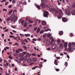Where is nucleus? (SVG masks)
<instances>
[{
  "label": "nucleus",
  "instance_id": "obj_1",
  "mask_svg": "<svg viewBox=\"0 0 75 75\" xmlns=\"http://www.w3.org/2000/svg\"><path fill=\"white\" fill-rule=\"evenodd\" d=\"M56 13H58L59 14V16L57 17L58 19H61L62 18V16H63V13L62 12V10L60 9H58V11L57 12L56 11Z\"/></svg>",
  "mask_w": 75,
  "mask_h": 75
},
{
  "label": "nucleus",
  "instance_id": "obj_2",
  "mask_svg": "<svg viewBox=\"0 0 75 75\" xmlns=\"http://www.w3.org/2000/svg\"><path fill=\"white\" fill-rule=\"evenodd\" d=\"M10 18H12V19L15 20L14 21V22H16V21H17V20L18 19L17 16H15L14 13H13L11 15Z\"/></svg>",
  "mask_w": 75,
  "mask_h": 75
},
{
  "label": "nucleus",
  "instance_id": "obj_3",
  "mask_svg": "<svg viewBox=\"0 0 75 75\" xmlns=\"http://www.w3.org/2000/svg\"><path fill=\"white\" fill-rule=\"evenodd\" d=\"M72 45V44L71 43H69L68 44L69 46V52H71L72 50H75V46H74V47H72V46L71 47V45Z\"/></svg>",
  "mask_w": 75,
  "mask_h": 75
},
{
  "label": "nucleus",
  "instance_id": "obj_4",
  "mask_svg": "<svg viewBox=\"0 0 75 75\" xmlns=\"http://www.w3.org/2000/svg\"><path fill=\"white\" fill-rule=\"evenodd\" d=\"M49 8L50 11H55L56 13V11L57 12L58 11V9H59V8H58L57 10L56 8H54V7L52 6H50Z\"/></svg>",
  "mask_w": 75,
  "mask_h": 75
},
{
  "label": "nucleus",
  "instance_id": "obj_5",
  "mask_svg": "<svg viewBox=\"0 0 75 75\" xmlns=\"http://www.w3.org/2000/svg\"><path fill=\"white\" fill-rule=\"evenodd\" d=\"M65 13L67 15V16H69V15L71 14V11L68 8L65 9Z\"/></svg>",
  "mask_w": 75,
  "mask_h": 75
},
{
  "label": "nucleus",
  "instance_id": "obj_6",
  "mask_svg": "<svg viewBox=\"0 0 75 75\" xmlns=\"http://www.w3.org/2000/svg\"><path fill=\"white\" fill-rule=\"evenodd\" d=\"M48 12L47 11H45L44 12V16L45 17L48 18Z\"/></svg>",
  "mask_w": 75,
  "mask_h": 75
},
{
  "label": "nucleus",
  "instance_id": "obj_7",
  "mask_svg": "<svg viewBox=\"0 0 75 75\" xmlns=\"http://www.w3.org/2000/svg\"><path fill=\"white\" fill-rule=\"evenodd\" d=\"M46 5L43 3H42L40 4V7H42V8H45V7H46Z\"/></svg>",
  "mask_w": 75,
  "mask_h": 75
},
{
  "label": "nucleus",
  "instance_id": "obj_8",
  "mask_svg": "<svg viewBox=\"0 0 75 75\" xmlns=\"http://www.w3.org/2000/svg\"><path fill=\"white\" fill-rule=\"evenodd\" d=\"M12 21V22H14V21H15V20H13V19L11 18H8L6 19V21Z\"/></svg>",
  "mask_w": 75,
  "mask_h": 75
},
{
  "label": "nucleus",
  "instance_id": "obj_9",
  "mask_svg": "<svg viewBox=\"0 0 75 75\" xmlns=\"http://www.w3.org/2000/svg\"><path fill=\"white\" fill-rule=\"evenodd\" d=\"M62 20L63 22L65 23V22L68 21V19L65 17H64L62 18Z\"/></svg>",
  "mask_w": 75,
  "mask_h": 75
},
{
  "label": "nucleus",
  "instance_id": "obj_10",
  "mask_svg": "<svg viewBox=\"0 0 75 75\" xmlns=\"http://www.w3.org/2000/svg\"><path fill=\"white\" fill-rule=\"evenodd\" d=\"M52 50H55L56 48V45L53 44L52 46Z\"/></svg>",
  "mask_w": 75,
  "mask_h": 75
},
{
  "label": "nucleus",
  "instance_id": "obj_11",
  "mask_svg": "<svg viewBox=\"0 0 75 75\" xmlns=\"http://www.w3.org/2000/svg\"><path fill=\"white\" fill-rule=\"evenodd\" d=\"M35 6L37 7V8H38V10H40V5H38L36 4H35Z\"/></svg>",
  "mask_w": 75,
  "mask_h": 75
},
{
  "label": "nucleus",
  "instance_id": "obj_12",
  "mask_svg": "<svg viewBox=\"0 0 75 75\" xmlns=\"http://www.w3.org/2000/svg\"><path fill=\"white\" fill-rule=\"evenodd\" d=\"M27 62L28 63H31L32 61V59L31 58H29L27 60Z\"/></svg>",
  "mask_w": 75,
  "mask_h": 75
},
{
  "label": "nucleus",
  "instance_id": "obj_13",
  "mask_svg": "<svg viewBox=\"0 0 75 75\" xmlns=\"http://www.w3.org/2000/svg\"><path fill=\"white\" fill-rule=\"evenodd\" d=\"M67 46H68V42H65L64 43V48H66L67 47Z\"/></svg>",
  "mask_w": 75,
  "mask_h": 75
},
{
  "label": "nucleus",
  "instance_id": "obj_14",
  "mask_svg": "<svg viewBox=\"0 0 75 75\" xmlns=\"http://www.w3.org/2000/svg\"><path fill=\"white\" fill-rule=\"evenodd\" d=\"M71 14L72 15H75V10H73L71 11Z\"/></svg>",
  "mask_w": 75,
  "mask_h": 75
},
{
  "label": "nucleus",
  "instance_id": "obj_15",
  "mask_svg": "<svg viewBox=\"0 0 75 75\" xmlns=\"http://www.w3.org/2000/svg\"><path fill=\"white\" fill-rule=\"evenodd\" d=\"M42 25H46V22L45 21H43L42 22Z\"/></svg>",
  "mask_w": 75,
  "mask_h": 75
},
{
  "label": "nucleus",
  "instance_id": "obj_16",
  "mask_svg": "<svg viewBox=\"0 0 75 75\" xmlns=\"http://www.w3.org/2000/svg\"><path fill=\"white\" fill-rule=\"evenodd\" d=\"M13 12V9H11L10 11H9L8 13V15H10L12 12Z\"/></svg>",
  "mask_w": 75,
  "mask_h": 75
},
{
  "label": "nucleus",
  "instance_id": "obj_17",
  "mask_svg": "<svg viewBox=\"0 0 75 75\" xmlns=\"http://www.w3.org/2000/svg\"><path fill=\"white\" fill-rule=\"evenodd\" d=\"M60 42V39H57V44L58 45H59V43Z\"/></svg>",
  "mask_w": 75,
  "mask_h": 75
},
{
  "label": "nucleus",
  "instance_id": "obj_18",
  "mask_svg": "<svg viewBox=\"0 0 75 75\" xmlns=\"http://www.w3.org/2000/svg\"><path fill=\"white\" fill-rule=\"evenodd\" d=\"M64 33L62 31H61L59 32V35H62Z\"/></svg>",
  "mask_w": 75,
  "mask_h": 75
},
{
  "label": "nucleus",
  "instance_id": "obj_19",
  "mask_svg": "<svg viewBox=\"0 0 75 75\" xmlns=\"http://www.w3.org/2000/svg\"><path fill=\"white\" fill-rule=\"evenodd\" d=\"M51 35H52V34H51L50 33H48L47 35V37H50Z\"/></svg>",
  "mask_w": 75,
  "mask_h": 75
},
{
  "label": "nucleus",
  "instance_id": "obj_20",
  "mask_svg": "<svg viewBox=\"0 0 75 75\" xmlns=\"http://www.w3.org/2000/svg\"><path fill=\"white\" fill-rule=\"evenodd\" d=\"M23 26L25 27H27V23L26 22H25Z\"/></svg>",
  "mask_w": 75,
  "mask_h": 75
},
{
  "label": "nucleus",
  "instance_id": "obj_21",
  "mask_svg": "<svg viewBox=\"0 0 75 75\" xmlns=\"http://www.w3.org/2000/svg\"><path fill=\"white\" fill-rule=\"evenodd\" d=\"M72 45H73V46H72V47H73V48H74V49L75 48V43L74 42H72Z\"/></svg>",
  "mask_w": 75,
  "mask_h": 75
},
{
  "label": "nucleus",
  "instance_id": "obj_22",
  "mask_svg": "<svg viewBox=\"0 0 75 75\" xmlns=\"http://www.w3.org/2000/svg\"><path fill=\"white\" fill-rule=\"evenodd\" d=\"M37 31V33H39V32L40 31V28H38Z\"/></svg>",
  "mask_w": 75,
  "mask_h": 75
},
{
  "label": "nucleus",
  "instance_id": "obj_23",
  "mask_svg": "<svg viewBox=\"0 0 75 75\" xmlns=\"http://www.w3.org/2000/svg\"><path fill=\"white\" fill-rule=\"evenodd\" d=\"M26 55L27 57H30V56H31V54L30 53H27L26 54Z\"/></svg>",
  "mask_w": 75,
  "mask_h": 75
},
{
  "label": "nucleus",
  "instance_id": "obj_24",
  "mask_svg": "<svg viewBox=\"0 0 75 75\" xmlns=\"http://www.w3.org/2000/svg\"><path fill=\"white\" fill-rule=\"evenodd\" d=\"M28 21H29V22H30V23H34V22H33V21L31 20L30 19H29L28 20Z\"/></svg>",
  "mask_w": 75,
  "mask_h": 75
},
{
  "label": "nucleus",
  "instance_id": "obj_25",
  "mask_svg": "<svg viewBox=\"0 0 75 75\" xmlns=\"http://www.w3.org/2000/svg\"><path fill=\"white\" fill-rule=\"evenodd\" d=\"M32 59H33V61L34 62H35V61H37V59L35 58H33Z\"/></svg>",
  "mask_w": 75,
  "mask_h": 75
},
{
  "label": "nucleus",
  "instance_id": "obj_26",
  "mask_svg": "<svg viewBox=\"0 0 75 75\" xmlns=\"http://www.w3.org/2000/svg\"><path fill=\"white\" fill-rule=\"evenodd\" d=\"M57 63V61L55 59L54 60V64L56 65H58V63Z\"/></svg>",
  "mask_w": 75,
  "mask_h": 75
},
{
  "label": "nucleus",
  "instance_id": "obj_27",
  "mask_svg": "<svg viewBox=\"0 0 75 75\" xmlns=\"http://www.w3.org/2000/svg\"><path fill=\"white\" fill-rule=\"evenodd\" d=\"M5 67H7V66H8V63H6V64L4 65Z\"/></svg>",
  "mask_w": 75,
  "mask_h": 75
},
{
  "label": "nucleus",
  "instance_id": "obj_28",
  "mask_svg": "<svg viewBox=\"0 0 75 75\" xmlns=\"http://www.w3.org/2000/svg\"><path fill=\"white\" fill-rule=\"evenodd\" d=\"M18 55V53H14L13 54V56L14 57H16V56H17Z\"/></svg>",
  "mask_w": 75,
  "mask_h": 75
},
{
  "label": "nucleus",
  "instance_id": "obj_29",
  "mask_svg": "<svg viewBox=\"0 0 75 75\" xmlns=\"http://www.w3.org/2000/svg\"><path fill=\"white\" fill-rule=\"evenodd\" d=\"M23 54H22V53H21V54H19V56L20 57H23Z\"/></svg>",
  "mask_w": 75,
  "mask_h": 75
},
{
  "label": "nucleus",
  "instance_id": "obj_30",
  "mask_svg": "<svg viewBox=\"0 0 75 75\" xmlns=\"http://www.w3.org/2000/svg\"><path fill=\"white\" fill-rule=\"evenodd\" d=\"M59 46L60 47H62L63 46H64V44H62V43H60L59 44Z\"/></svg>",
  "mask_w": 75,
  "mask_h": 75
},
{
  "label": "nucleus",
  "instance_id": "obj_31",
  "mask_svg": "<svg viewBox=\"0 0 75 75\" xmlns=\"http://www.w3.org/2000/svg\"><path fill=\"white\" fill-rule=\"evenodd\" d=\"M46 35H47V34L46 33L44 34L43 35V38H45V37H46Z\"/></svg>",
  "mask_w": 75,
  "mask_h": 75
},
{
  "label": "nucleus",
  "instance_id": "obj_32",
  "mask_svg": "<svg viewBox=\"0 0 75 75\" xmlns=\"http://www.w3.org/2000/svg\"><path fill=\"white\" fill-rule=\"evenodd\" d=\"M14 45H16V46H18V45H19V44L17 43H16Z\"/></svg>",
  "mask_w": 75,
  "mask_h": 75
},
{
  "label": "nucleus",
  "instance_id": "obj_33",
  "mask_svg": "<svg viewBox=\"0 0 75 75\" xmlns=\"http://www.w3.org/2000/svg\"><path fill=\"white\" fill-rule=\"evenodd\" d=\"M33 48L35 50H37V51H39V50H38V49L37 48V49L36 47H34Z\"/></svg>",
  "mask_w": 75,
  "mask_h": 75
},
{
  "label": "nucleus",
  "instance_id": "obj_34",
  "mask_svg": "<svg viewBox=\"0 0 75 75\" xmlns=\"http://www.w3.org/2000/svg\"><path fill=\"white\" fill-rule=\"evenodd\" d=\"M44 32V31L43 30H41L40 32V34H42V33H43Z\"/></svg>",
  "mask_w": 75,
  "mask_h": 75
},
{
  "label": "nucleus",
  "instance_id": "obj_35",
  "mask_svg": "<svg viewBox=\"0 0 75 75\" xmlns=\"http://www.w3.org/2000/svg\"><path fill=\"white\" fill-rule=\"evenodd\" d=\"M49 30L51 31V30L50 29L45 30V31H49Z\"/></svg>",
  "mask_w": 75,
  "mask_h": 75
},
{
  "label": "nucleus",
  "instance_id": "obj_36",
  "mask_svg": "<svg viewBox=\"0 0 75 75\" xmlns=\"http://www.w3.org/2000/svg\"><path fill=\"white\" fill-rule=\"evenodd\" d=\"M24 21H21V23L22 25H23V24H24Z\"/></svg>",
  "mask_w": 75,
  "mask_h": 75
},
{
  "label": "nucleus",
  "instance_id": "obj_37",
  "mask_svg": "<svg viewBox=\"0 0 75 75\" xmlns=\"http://www.w3.org/2000/svg\"><path fill=\"white\" fill-rule=\"evenodd\" d=\"M72 7L75 8V3H74L72 5Z\"/></svg>",
  "mask_w": 75,
  "mask_h": 75
},
{
  "label": "nucleus",
  "instance_id": "obj_38",
  "mask_svg": "<svg viewBox=\"0 0 75 75\" xmlns=\"http://www.w3.org/2000/svg\"><path fill=\"white\" fill-rule=\"evenodd\" d=\"M24 59L25 61H26V60H27V56L25 57H24Z\"/></svg>",
  "mask_w": 75,
  "mask_h": 75
},
{
  "label": "nucleus",
  "instance_id": "obj_39",
  "mask_svg": "<svg viewBox=\"0 0 75 75\" xmlns=\"http://www.w3.org/2000/svg\"><path fill=\"white\" fill-rule=\"evenodd\" d=\"M11 7H12V5H9L8 6V8H11Z\"/></svg>",
  "mask_w": 75,
  "mask_h": 75
},
{
  "label": "nucleus",
  "instance_id": "obj_40",
  "mask_svg": "<svg viewBox=\"0 0 75 75\" xmlns=\"http://www.w3.org/2000/svg\"><path fill=\"white\" fill-rule=\"evenodd\" d=\"M16 53H18L19 52H20V51L18 50H16Z\"/></svg>",
  "mask_w": 75,
  "mask_h": 75
},
{
  "label": "nucleus",
  "instance_id": "obj_41",
  "mask_svg": "<svg viewBox=\"0 0 75 75\" xmlns=\"http://www.w3.org/2000/svg\"><path fill=\"white\" fill-rule=\"evenodd\" d=\"M41 1L43 3H45L46 2V1L45 0H41Z\"/></svg>",
  "mask_w": 75,
  "mask_h": 75
},
{
  "label": "nucleus",
  "instance_id": "obj_42",
  "mask_svg": "<svg viewBox=\"0 0 75 75\" xmlns=\"http://www.w3.org/2000/svg\"><path fill=\"white\" fill-rule=\"evenodd\" d=\"M22 53L23 55H25L27 53V52H23Z\"/></svg>",
  "mask_w": 75,
  "mask_h": 75
},
{
  "label": "nucleus",
  "instance_id": "obj_43",
  "mask_svg": "<svg viewBox=\"0 0 75 75\" xmlns=\"http://www.w3.org/2000/svg\"><path fill=\"white\" fill-rule=\"evenodd\" d=\"M14 36L13 35H10L9 36V38H14Z\"/></svg>",
  "mask_w": 75,
  "mask_h": 75
},
{
  "label": "nucleus",
  "instance_id": "obj_44",
  "mask_svg": "<svg viewBox=\"0 0 75 75\" xmlns=\"http://www.w3.org/2000/svg\"><path fill=\"white\" fill-rule=\"evenodd\" d=\"M21 44L22 45H25V44H26L24 42H21Z\"/></svg>",
  "mask_w": 75,
  "mask_h": 75
},
{
  "label": "nucleus",
  "instance_id": "obj_45",
  "mask_svg": "<svg viewBox=\"0 0 75 75\" xmlns=\"http://www.w3.org/2000/svg\"><path fill=\"white\" fill-rule=\"evenodd\" d=\"M65 65L66 66V67L68 66V63H67V62H65Z\"/></svg>",
  "mask_w": 75,
  "mask_h": 75
},
{
  "label": "nucleus",
  "instance_id": "obj_46",
  "mask_svg": "<svg viewBox=\"0 0 75 75\" xmlns=\"http://www.w3.org/2000/svg\"><path fill=\"white\" fill-rule=\"evenodd\" d=\"M50 40L49 39H48L47 40V41L46 42V43H50Z\"/></svg>",
  "mask_w": 75,
  "mask_h": 75
},
{
  "label": "nucleus",
  "instance_id": "obj_47",
  "mask_svg": "<svg viewBox=\"0 0 75 75\" xmlns=\"http://www.w3.org/2000/svg\"><path fill=\"white\" fill-rule=\"evenodd\" d=\"M4 32H8V29H5L4 31Z\"/></svg>",
  "mask_w": 75,
  "mask_h": 75
},
{
  "label": "nucleus",
  "instance_id": "obj_48",
  "mask_svg": "<svg viewBox=\"0 0 75 75\" xmlns=\"http://www.w3.org/2000/svg\"><path fill=\"white\" fill-rule=\"evenodd\" d=\"M20 36H21V37H23L24 36V35L22 34H20Z\"/></svg>",
  "mask_w": 75,
  "mask_h": 75
},
{
  "label": "nucleus",
  "instance_id": "obj_49",
  "mask_svg": "<svg viewBox=\"0 0 75 75\" xmlns=\"http://www.w3.org/2000/svg\"><path fill=\"white\" fill-rule=\"evenodd\" d=\"M18 50H19V51H21V52H23V50H22V49H18Z\"/></svg>",
  "mask_w": 75,
  "mask_h": 75
},
{
  "label": "nucleus",
  "instance_id": "obj_50",
  "mask_svg": "<svg viewBox=\"0 0 75 75\" xmlns=\"http://www.w3.org/2000/svg\"><path fill=\"white\" fill-rule=\"evenodd\" d=\"M41 38H39L37 39V41H41Z\"/></svg>",
  "mask_w": 75,
  "mask_h": 75
},
{
  "label": "nucleus",
  "instance_id": "obj_51",
  "mask_svg": "<svg viewBox=\"0 0 75 75\" xmlns=\"http://www.w3.org/2000/svg\"><path fill=\"white\" fill-rule=\"evenodd\" d=\"M46 45L47 46H49L50 45V43H46Z\"/></svg>",
  "mask_w": 75,
  "mask_h": 75
},
{
  "label": "nucleus",
  "instance_id": "obj_52",
  "mask_svg": "<svg viewBox=\"0 0 75 75\" xmlns=\"http://www.w3.org/2000/svg\"><path fill=\"white\" fill-rule=\"evenodd\" d=\"M33 41H37V39H35V38H33Z\"/></svg>",
  "mask_w": 75,
  "mask_h": 75
},
{
  "label": "nucleus",
  "instance_id": "obj_53",
  "mask_svg": "<svg viewBox=\"0 0 75 75\" xmlns=\"http://www.w3.org/2000/svg\"><path fill=\"white\" fill-rule=\"evenodd\" d=\"M12 3H16V0H13L12 1Z\"/></svg>",
  "mask_w": 75,
  "mask_h": 75
},
{
  "label": "nucleus",
  "instance_id": "obj_54",
  "mask_svg": "<svg viewBox=\"0 0 75 75\" xmlns=\"http://www.w3.org/2000/svg\"><path fill=\"white\" fill-rule=\"evenodd\" d=\"M8 2H6V3H5V6H6V5H7V4H8Z\"/></svg>",
  "mask_w": 75,
  "mask_h": 75
},
{
  "label": "nucleus",
  "instance_id": "obj_55",
  "mask_svg": "<svg viewBox=\"0 0 75 75\" xmlns=\"http://www.w3.org/2000/svg\"><path fill=\"white\" fill-rule=\"evenodd\" d=\"M49 38L50 40H52V38H53L52 37V36H50Z\"/></svg>",
  "mask_w": 75,
  "mask_h": 75
},
{
  "label": "nucleus",
  "instance_id": "obj_56",
  "mask_svg": "<svg viewBox=\"0 0 75 75\" xmlns=\"http://www.w3.org/2000/svg\"><path fill=\"white\" fill-rule=\"evenodd\" d=\"M56 58L57 59H60V57H56Z\"/></svg>",
  "mask_w": 75,
  "mask_h": 75
},
{
  "label": "nucleus",
  "instance_id": "obj_57",
  "mask_svg": "<svg viewBox=\"0 0 75 75\" xmlns=\"http://www.w3.org/2000/svg\"><path fill=\"white\" fill-rule=\"evenodd\" d=\"M23 4L24 5H26L27 4V3L25 2L24 1L23 3Z\"/></svg>",
  "mask_w": 75,
  "mask_h": 75
},
{
  "label": "nucleus",
  "instance_id": "obj_58",
  "mask_svg": "<svg viewBox=\"0 0 75 75\" xmlns=\"http://www.w3.org/2000/svg\"><path fill=\"white\" fill-rule=\"evenodd\" d=\"M54 39H52V40L51 42H54Z\"/></svg>",
  "mask_w": 75,
  "mask_h": 75
},
{
  "label": "nucleus",
  "instance_id": "obj_59",
  "mask_svg": "<svg viewBox=\"0 0 75 75\" xmlns=\"http://www.w3.org/2000/svg\"><path fill=\"white\" fill-rule=\"evenodd\" d=\"M31 43H32V44H35V42L34 41H32L31 42Z\"/></svg>",
  "mask_w": 75,
  "mask_h": 75
},
{
  "label": "nucleus",
  "instance_id": "obj_60",
  "mask_svg": "<svg viewBox=\"0 0 75 75\" xmlns=\"http://www.w3.org/2000/svg\"><path fill=\"white\" fill-rule=\"evenodd\" d=\"M21 42H24V41L23 39H21Z\"/></svg>",
  "mask_w": 75,
  "mask_h": 75
},
{
  "label": "nucleus",
  "instance_id": "obj_61",
  "mask_svg": "<svg viewBox=\"0 0 75 75\" xmlns=\"http://www.w3.org/2000/svg\"><path fill=\"white\" fill-rule=\"evenodd\" d=\"M32 27V25L31 24H29V27Z\"/></svg>",
  "mask_w": 75,
  "mask_h": 75
},
{
  "label": "nucleus",
  "instance_id": "obj_62",
  "mask_svg": "<svg viewBox=\"0 0 75 75\" xmlns=\"http://www.w3.org/2000/svg\"><path fill=\"white\" fill-rule=\"evenodd\" d=\"M56 71H59V69H56Z\"/></svg>",
  "mask_w": 75,
  "mask_h": 75
},
{
  "label": "nucleus",
  "instance_id": "obj_63",
  "mask_svg": "<svg viewBox=\"0 0 75 75\" xmlns=\"http://www.w3.org/2000/svg\"><path fill=\"white\" fill-rule=\"evenodd\" d=\"M37 28H34V30L36 31L37 30Z\"/></svg>",
  "mask_w": 75,
  "mask_h": 75
},
{
  "label": "nucleus",
  "instance_id": "obj_64",
  "mask_svg": "<svg viewBox=\"0 0 75 75\" xmlns=\"http://www.w3.org/2000/svg\"><path fill=\"white\" fill-rule=\"evenodd\" d=\"M3 11H7V9H3Z\"/></svg>",
  "mask_w": 75,
  "mask_h": 75
}]
</instances>
